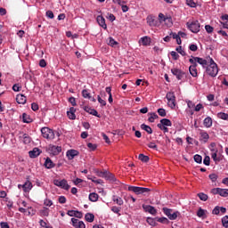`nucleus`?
Segmentation results:
<instances>
[{"instance_id":"49530a36","label":"nucleus","mask_w":228,"mask_h":228,"mask_svg":"<svg viewBox=\"0 0 228 228\" xmlns=\"http://www.w3.org/2000/svg\"><path fill=\"white\" fill-rule=\"evenodd\" d=\"M194 161L199 164L202 163V156L199 154L194 155Z\"/></svg>"},{"instance_id":"774afa93","label":"nucleus","mask_w":228,"mask_h":228,"mask_svg":"<svg viewBox=\"0 0 228 228\" xmlns=\"http://www.w3.org/2000/svg\"><path fill=\"white\" fill-rule=\"evenodd\" d=\"M1 228H10V225L6 222L0 223Z\"/></svg>"},{"instance_id":"4c0bfd02","label":"nucleus","mask_w":228,"mask_h":228,"mask_svg":"<svg viewBox=\"0 0 228 228\" xmlns=\"http://www.w3.org/2000/svg\"><path fill=\"white\" fill-rule=\"evenodd\" d=\"M198 197H199V199L203 200V202H206V200H208V194L203 193V192L198 193Z\"/></svg>"},{"instance_id":"a878e982","label":"nucleus","mask_w":228,"mask_h":228,"mask_svg":"<svg viewBox=\"0 0 228 228\" xmlns=\"http://www.w3.org/2000/svg\"><path fill=\"white\" fill-rule=\"evenodd\" d=\"M89 200L91 202H97V200H99V194L95 193V192H92L89 194Z\"/></svg>"},{"instance_id":"4d7b16f0","label":"nucleus","mask_w":228,"mask_h":228,"mask_svg":"<svg viewBox=\"0 0 228 228\" xmlns=\"http://www.w3.org/2000/svg\"><path fill=\"white\" fill-rule=\"evenodd\" d=\"M205 29H206L207 33H213L215 28L213 27H211L210 25H206Z\"/></svg>"},{"instance_id":"c85d7f7f","label":"nucleus","mask_w":228,"mask_h":228,"mask_svg":"<svg viewBox=\"0 0 228 228\" xmlns=\"http://www.w3.org/2000/svg\"><path fill=\"white\" fill-rule=\"evenodd\" d=\"M138 159H140V161H142V163H149V156L144 155L143 153L139 154Z\"/></svg>"},{"instance_id":"ddd939ff","label":"nucleus","mask_w":228,"mask_h":228,"mask_svg":"<svg viewBox=\"0 0 228 228\" xmlns=\"http://www.w3.org/2000/svg\"><path fill=\"white\" fill-rule=\"evenodd\" d=\"M22 190L25 193H29V191L33 190V183L29 180H27L24 184H22Z\"/></svg>"},{"instance_id":"39448f33","label":"nucleus","mask_w":228,"mask_h":228,"mask_svg":"<svg viewBox=\"0 0 228 228\" xmlns=\"http://www.w3.org/2000/svg\"><path fill=\"white\" fill-rule=\"evenodd\" d=\"M166 99L167 100V106L171 108V110H175L176 102H175V94L174 92H168L166 95Z\"/></svg>"},{"instance_id":"7ed1b4c3","label":"nucleus","mask_w":228,"mask_h":228,"mask_svg":"<svg viewBox=\"0 0 228 228\" xmlns=\"http://www.w3.org/2000/svg\"><path fill=\"white\" fill-rule=\"evenodd\" d=\"M128 191H133L135 193V195H147V193H151V189L145 187L129 186Z\"/></svg>"},{"instance_id":"69168bd1","label":"nucleus","mask_w":228,"mask_h":228,"mask_svg":"<svg viewBox=\"0 0 228 228\" xmlns=\"http://www.w3.org/2000/svg\"><path fill=\"white\" fill-rule=\"evenodd\" d=\"M98 102H100L101 106H106V101L102 100L100 95H98Z\"/></svg>"},{"instance_id":"6e6552de","label":"nucleus","mask_w":228,"mask_h":228,"mask_svg":"<svg viewBox=\"0 0 228 228\" xmlns=\"http://www.w3.org/2000/svg\"><path fill=\"white\" fill-rule=\"evenodd\" d=\"M196 61H198L199 65H201L203 69H207V67L209 65L210 61H213V58L211 57H206L200 58V57H196Z\"/></svg>"},{"instance_id":"c9c22d12","label":"nucleus","mask_w":228,"mask_h":228,"mask_svg":"<svg viewBox=\"0 0 228 228\" xmlns=\"http://www.w3.org/2000/svg\"><path fill=\"white\" fill-rule=\"evenodd\" d=\"M219 195L220 197H228V189L219 188Z\"/></svg>"},{"instance_id":"7c9ffc66","label":"nucleus","mask_w":228,"mask_h":228,"mask_svg":"<svg viewBox=\"0 0 228 228\" xmlns=\"http://www.w3.org/2000/svg\"><path fill=\"white\" fill-rule=\"evenodd\" d=\"M141 129H142L143 131H146V133H148V134H152V128H151V126H149L145 124L141 125Z\"/></svg>"},{"instance_id":"f704fd0d","label":"nucleus","mask_w":228,"mask_h":228,"mask_svg":"<svg viewBox=\"0 0 228 228\" xmlns=\"http://www.w3.org/2000/svg\"><path fill=\"white\" fill-rule=\"evenodd\" d=\"M108 45H110V47H115V45H118V42L113 39V37H109Z\"/></svg>"},{"instance_id":"5fc2aeb1","label":"nucleus","mask_w":228,"mask_h":228,"mask_svg":"<svg viewBox=\"0 0 228 228\" xmlns=\"http://www.w3.org/2000/svg\"><path fill=\"white\" fill-rule=\"evenodd\" d=\"M87 147L88 149H90L91 151H95V149H97V144H94L92 142H88L87 143Z\"/></svg>"},{"instance_id":"6ab92c4d","label":"nucleus","mask_w":228,"mask_h":228,"mask_svg":"<svg viewBox=\"0 0 228 228\" xmlns=\"http://www.w3.org/2000/svg\"><path fill=\"white\" fill-rule=\"evenodd\" d=\"M42 151L38 148H34L33 151H30L28 152L30 158H37V156H40Z\"/></svg>"},{"instance_id":"f03ea898","label":"nucleus","mask_w":228,"mask_h":228,"mask_svg":"<svg viewBox=\"0 0 228 228\" xmlns=\"http://www.w3.org/2000/svg\"><path fill=\"white\" fill-rule=\"evenodd\" d=\"M189 61L191 63V65L189 67L190 74L191 76H192V77H197L199 76V73L197 71V63H199L197 61V57L191 56V58L189 59Z\"/></svg>"},{"instance_id":"0e129e2a","label":"nucleus","mask_w":228,"mask_h":228,"mask_svg":"<svg viewBox=\"0 0 228 228\" xmlns=\"http://www.w3.org/2000/svg\"><path fill=\"white\" fill-rule=\"evenodd\" d=\"M190 51H192L193 53H195L197 51V49H199V47L197 46V45H191L189 46Z\"/></svg>"},{"instance_id":"f3484780","label":"nucleus","mask_w":228,"mask_h":228,"mask_svg":"<svg viewBox=\"0 0 228 228\" xmlns=\"http://www.w3.org/2000/svg\"><path fill=\"white\" fill-rule=\"evenodd\" d=\"M49 151H50L51 154H53V156H58V154H60V152H61V146L50 145Z\"/></svg>"},{"instance_id":"a18cd8bd","label":"nucleus","mask_w":228,"mask_h":228,"mask_svg":"<svg viewBox=\"0 0 228 228\" xmlns=\"http://www.w3.org/2000/svg\"><path fill=\"white\" fill-rule=\"evenodd\" d=\"M156 118H159L158 114L156 113H151V117L148 118L149 122H154V120H156Z\"/></svg>"},{"instance_id":"58836bf2","label":"nucleus","mask_w":228,"mask_h":228,"mask_svg":"<svg viewBox=\"0 0 228 228\" xmlns=\"http://www.w3.org/2000/svg\"><path fill=\"white\" fill-rule=\"evenodd\" d=\"M186 4L191 6V8H197V3L193 0H186Z\"/></svg>"},{"instance_id":"473e14b6","label":"nucleus","mask_w":228,"mask_h":228,"mask_svg":"<svg viewBox=\"0 0 228 228\" xmlns=\"http://www.w3.org/2000/svg\"><path fill=\"white\" fill-rule=\"evenodd\" d=\"M85 218H86V222L92 223V222H94L95 216H94V214H92V213H87V214H86Z\"/></svg>"},{"instance_id":"f8f14e48","label":"nucleus","mask_w":228,"mask_h":228,"mask_svg":"<svg viewBox=\"0 0 228 228\" xmlns=\"http://www.w3.org/2000/svg\"><path fill=\"white\" fill-rule=\"evenodd\" d=\"M83 110L86 111V113H89V115H93L94 117H97L98 118H101V114L97 112L94 109H92L88 106H84Z\"/></svg>"},{"instance_id":"72a5a7b5","label":"nucleus","mask_w":228,"mask_h":228,"mask_svg":"<svg viewBox=\"0 0 228 228\" xmlns=\"http://www.w3.org/2000/svg\"><path fill=\"white\" fill-rule=\"evenodd\" d=\"M146 222L151 225L152 227H156V222H157V219L155 218H152V217H148Z\"/></svg>"},{"instance_id":"423d86ee","label":"nucleus","mask_w":228,"mask_h":228,"mask_svg":"<svg viewBox=\"0 0 228 228\" xmlns=\"http://www.w3.org/2000/svg\"><path fill=\"white\" fill-rule=\"evenodd\" d=\"M186 26L191 33H199V31H200V23L199 20L188 21Z\"/></svg>"},{"instance_id":"a211bd4d","label":"nucleus","mask_w":228,"mask_h":228,"mask_svg":"<svg viewBox=\"0 0 228 228\" xmlns=\"http://www.w3.org/2000/svg\"><path fill=\"white\" fill-rule=\"evenodd\" d=\"M96 20L101 28H102L103 29H108V25H106V20L104 19V17L99 15L97 16Z\"/></svg>"},{"instance_id":"680f3d73","label":"nucleus","mask_w":228,"mask_h":228,"mask_svg":"<svg viewBox=\"0 0 228 228\" xmlns=\"http://www.w3.org/2000/svg\"><path fill=\"white\" fill-rule=\"evenodd\" d=\"M46 17H48V19H54V12H53V11H47Z\"/></svg>"},{"instance_id":"2f4dec72","label":"nucleus","mask_w":228,"mask_h":228,"mask_svg":"<svg viewBox=\"0 0 228 228\" xmlns=\"http://www.w3.org/2000/svg\"><path fill=\"white\" fill-rule=\"evenodd\" d=\"M31 137L28 134H23V143L25 145H28V143H31Z\"/></svg>"},{"instance_id":"603ef678","label":"nucleus","mask_w":228,"mask_h":228,"mask_svg":"<svg viewBox=\"0 0 228 228\" xmlns=\"http://www.w3.org/2000/svg\"><path fill=\"white\" fill-rule=\"evenodd\" d=\"M67 115L70 120H76V114L74 112H67Z\"/></svg>"},{"instance_id":"79ce46f5","label":"nucleus","mask_w":228,"mask_h":228,"mask_svg":"<svg viewBox=\"0 0 228 228\" xmlns=\"http://www.w3.org/2000/svg\"><path fill=\"white\" fill-rule=\"evenodd\" d=\"M82 95L85 99H92V96H90V93H88V90L84 89L82 91Z\"/></svg>"},{"instance_id":"2eb2a0df","label":"nucleus","mask_w":228,"mask_h":228,"mask_svg":"<svg viewBox=\"0 0 228 228\" xmlns=\"http://www.w3.org/2000/svg\"><path fill=\"white\" fill-rule=\"evenodd\" d=\"M209 141V134L206 131L200 132V142H203V143H208Z\"/></svg>"},{"instance_id":"bf43d9fd","label":"nucleus","mask_w":228,"mask_h":228,"mask_svg":"<svg viewBox=\"0 0 228 228\" xmlns=\"http://www.w3.org/2000/svg\"><path fill=\"white\" fill-rule=\"evenodd\" d=\"M204 215H206V213L204 212V209L202 208H200L197 212V216L200 217V218H202V216H204Z\"/></svg>"},{"instance_id":"0eeeda50","label":"nucleus","mask_w":228,"mask_h":228,"mask_svg":"<svg viewBox=\"0 0 228 228\" xmlns=\"http://www.w3.org/2000/svg\"><path fill=\"white\" fill-rule=\"evenodd\" d=\"M42 136L46 140H54V131L49 127H43L41 129Z\"/></svg>"},{"instance_id":"a19ab883","label":"nucleus","mask_w":228,"mask_h":228,"mask_svg":"<svg viewBox=\"0 0 228 228\" xmlns=\"http://www.w3.org/2000/svg\"><path fill=\"white\" fill-rule=\"evenodd\" d=\"M157 222H159V224H168V219L167 217H157Z\"/></svg>"},{"instance_id":"9d476101","label":"nucleus","mask_w":228,"mask_h":228,"mask_svg":"<svg viewBox=\"0 0 228 228\" xmlns=\"http://www.w3.org/2000/svg\"><path fill=\"white\" fill-rule=\"evenodd\" d=\"M142 208L146 213H150V215H153V216L158 215V210L151 205H142Z\"/></svg>"},{"instance_id":"393cba45","label":"nucleus","mask_w":228,"mask_h":228,"mask_svg":"<svg viewBox=\"0 0 228 228\" xmlns=\"http://www.w3.org/2000/svg\"><path fill=\"white\" fill-rule=\"evenodd\" d=\"M205 127H211L213 126V119L209 117L206 118L203 121Z\"/></svg>"},{"instance_id":"8fccbe9b","label":"nucleus","mask_w":228,"mask_h":228,"mask_svg":"<svg viewBox=\"0 0 228 228\" xmlns=\"http://www.w3.org/2000/svg\"><path fill=\"white\" fill-rule=\"evenodd\" d=\"M158 113L160 117H167V110L165 109H159Z\"/></svg>"},{"instance_id":"20e7f679","label":"nucleus","mask_w":228,"mask_h":228,"mask_svg":"<svg viewBox=\"0 0 228 228\" xmlns=\"http://www.w3.org/2000/svg\"><path fill=\"white\" fill-rule=\"evenodd\" d=\"M162 211L166 215V216H167V218H169V220H177V216H179V215H181V213H179V211L174 212V210L172 208H164L162 209Z\"/></svg>"},{"instance_id":"de8ad7c7","label":"nucleus","mask_w":228,"mask_h":228,"mask_svg":"<svg viewBox=\"0 0 228 228\" xmlns=\"http://www.w3.org/2000/svg\"><path fill=\"white\" fill-rule=\"evenodd\" d=\"M203 163L204 165H206L207 167H209L210 163H211V159L209 158V156H206L203 159Z\"/></svg>"},{"instance_id":"cd10ccee","label":"nucleus","mask_w":228,"mask_h":228,"mask_svg":"<svg viewBox=\"0 0 228 228\" xmlns=\"http://www.w3.org/2000/svg\"><path fill=\"white\" fill-rule=\"evenodd\" d=\"M140 42H142V45H151V37H143L140 39Z\"/></svg>"},{"instance_id":"412c9836","label":"nucleus","mask_w":228,"mask_h":228,"mask_svg":"<svg viewBox=\"0 0 228 228\" xmlns=\"http://www.w3.org/2000/svg\"><path fill=\"white\" fill-rule=\"evenodd\" d=\"M147 22L149 24V26H158V24L159 23V21L158 20H156L153 17L149 16L147 18Z\"/></svg>"},{"instance_id":"13d9d810","label":"nucleus","mask_w":228,"mask_h":228,"mask_svg":"<svg viewBox=\"0 0 228 228\" xmlns=\"http://www.w3.org/2000/svg\"><path fill=\"white\" fill-rule=\"evenodd\" d=\"M44 204H45V206L51 208L53 206V200L46 199V200H45Z\"/></svg>"},{"instance_id":"f257e3e1","label":"nucleus","mask_w":228,"mask_h":228,"mask_svg":"<svg viewBox=\"0 0 228 228\" xmlns=\"http://www.w3.org/2000/svg\"><path fill=\"white\" fill-rule=\"evenodd\" d=\"M206 72L211 77H216L218 74V65L216 64L215 61L212 60L206 68Z\"/></svg>"},{"instance_id":"e433bc0d","label":"nucleus","mask_w":228,"mask_h":228,"mask_svg":"<svg viewBox=\"0 0 228 228\" xmlns=\"http://www.w3.org/2000/svg\"><path fill=\"white\" fill-rule=\"evenodd\" d=\"M217 118H221L222 120H228V114L225 112H219L217 114Z\"/></svg>"},{"instance_id":"9b49d317","label":"nucleus","mask_w":228,"mask_h":228,"mask_svg":"<svg viewBox=\"0 0 228 228\" xmlns=\"http://www.w3.org/2000/svg\"><path fill=\"white\" fill-rule=\"evenodd\" d=\"M71 224L75 228H86V225L83 221H79L76 218H71Z\"/></svg>"},{"instance_id":"3c124183","label":"nucleus","mask_w":228,"mask_h":228,"mask_svg":"<svg viewBox=\"0 0 228 228\" xmlns=\"http://www.w3.org/2000/svg\"><path fill=\"white\" fill-rule=\"evenodd\" d=\"M20 88H22L19 84H14L12 86L13 92H20Z\"/></svg>"},{"instance_id":"09e8293b","label":"nucleus","mask_w":228,"mask_h":228,"mask_svg":"<svg viewBox=\"0 0 228 228\" xmlns=\"http://www.w3.org/2000/svg\"><path fill=\"white\" fill-rule=\"evenodd\" d=\"M223 227H227L228 225V216H225L222 218Z\"/></svg>"},{"instance_id":"dca6fc26","label":"nucleus","mask_w":228,"mask_h":228,"mask_svg":"<svg viewBox=\"0 0 228 228\" xmlns=\"http://www.w3.org/2000/svg\"><path fill=\"white\" fill-rule=\"evenodd\" d=\"M66 156H67L68 159L71 160V159H74V158L76 156H79V151L77 150H69L66 152Z\"/></svg>"},{"instance_id":"b1692460","label":"nucleus","mask_w":228,"mask_h":228,"mask_svg":"<svg viewBox=\"0 0 228 228\" xmlns=\"http://www.w3.org/2000/svg\"><path fill=\"white\" fill-rule=\"evenodd\" d=\"M45 168H54V167H56L55 164L53 163V160L50 158H47L45 162Z\"/></svg>"},{"instance_id":"4468645a","label":"nucleus","mask_w":228,"mask_h":228,"mask_svg":"<svg viewBox=\"0 0 228 228\" xmlns=\"http://www.w3.org/2000/svg\"><path fill=\"white\" fill-rule=\"evenodd\" d=\"M171 72L174 76L176 77V79L181 80L184 77V72L179 69H172Z\"/></svg>"},{"instance_id":"c756f323","label":"nucleus","mask_w":228,"mask_h":228,"mask_svg":"<svg viewBox=\"0 0 228 228\" xmlns=\"http://www.w3.org/2000/svg\"><path fill=\"white\" fill-rule=\"evenodd\" d=\"M112 200H113V202H116V204H118V206L124 205V200L120 197L113 196Z\"/></svg>"},{"instance_id":"338daca9","label":"nucleus","mask_w":228,"mask_h":228,"mask_svg":"<svg viewBox=\"0 0 228 228\" xmlns=\"http://www.w3.org/2000/svg\"><path fill=\"white\" fill-rule=\"evenodd\" d=\"M111 211L113 213H116L117 215H118V213H120V208H118V207H112L111 208Z\"/></svg>"},{"instance_id":"864d4df0","label":"nucleus","mask_w":228,"mask_h":228,"mask_svg":"<svg viewBox=\"0 0 228 228\" xmlns=\"http://www.w3.org/2000/svg\"><path fill=\"white\" fill-rule=\"evenodd\" d=\"M171 56H172V58H173V60H175V61H177V60H179V53H177V52H171Z\"/></svg>"},{"instance_id":"1a4fd4ad","label":"nucleus","mask_w":228,"mask_h":228,"mask_svg":"<svg viewBox=\"0 0 228 228\" xmlns=\"http://www.w3.org/2000/svg\"><path fill=\"white\" fill-rule=\"evenodd\" d=\"M53 184L58 186L59 188H62V190H70V185L67 183V180H53Z\"/></svg>"},{"instance_id":"4be33fe9","label":"nucleus","mask_w":228,"mask_h":228,"mask_svg":"<svg viewBox=\"0 0 228 228\" xmlns=\"http://www.w3.org/2000/svg\"><path fill=\"white\" fill-rule=\"evenodd\" d=\"M212 154L211 158L214 159V161L216 163V161H220V158L217 157L218 150L217 149H210Z\"/></svg>"},{"instance_id":"ea45409f","label":"nucleus","mask_w":228,"mask_h":228,"mask_svg":"<svg viewBox=\"0 0 228 228\" xmlns=\"http://www.w3.org/2000/svg\"><path fill=\"white\" fill-rule=\"evenodd\" d=\"M175 51L182 56H186V52L183 49V46L176 47Z\"/></svg>"},{"instance_id":"052dcab7","label":"nucleus","mask_w":228,"mask_h":228,"mask_svg":"<svg viewBox=\"0 0 228 228\" xmlns=\"http://www.w3.org/2000/svg\"><path fill=\"white\" fill-rule=\"evenodd\" d=\"M147 145L150 149H155L156 151H158V145H156V142H149Z\"/></svg>"},{"instance_id":"bb28decb","label":"nucleus","mask_w":228,"mask_h":228,"mask_svg":"<svg viewBox=\"0 0 228 228\" xmlns=\"http://www.w3.org/2000/svg\"><path fill=\"white\" fill-rule=\"evenodd\" d=\"M22 120L25 124H31L33 122V119L29 117V115L23 113L22 114Z\"/></svg>"},{"instance_id":"aec40b11","label":"nucleus","mask_w":228,"mask_h":228,"mask_svg":"<svg viewBox=\"0 0 228 228\" xmlns=\"http://www.w3.org/2000/svg\"><path fill=\"white\" fill-rule=\"evenodd\" d=\"M158 126H167V127H171L172 121L168 118H163V119L160 120V123H159Z\"/></svg>"},{"instance_id":"e2e57ef3","label":"nucleus","mask_w":228,"mask_h":228,"mask_svg":"<svg viewBox=\"0 0 228 228\" xmlns=\"http://www.w3.org/2000/svg\"><path fill=\"white\" fill-rule=\"evenodd\" d=\"M42 215L44 216H49V208H44L43 210H42Z\"/></svg>"},{"instance_id":"37998d69","label":"nucleus","mask_w":228,"mask_h":228,"mask_svg":"<svg viewBox=\"0 0 228 228\" xmlns=\"http://www.w3.org/2000/svg\"><path fill=\"white\" fill-rule=\"evenodd\" d=\"M208 177L212 181V183H216V180L218 179V175H216V174H210L208 175Z\"/></svg>"},{"instance_id":"c03bdc74","label":"nucleus","mask_w":228,"mask_h":228,"mask_svg":"<svg viewBox=\"0 0 228 228\" xmlns=\"http://www.w3.org/2000/svg\"><path fill=\"white\" fill-rule=\"evenodd\" d=\"M167 20V17H165V14L159 13V24L165 22Z\"/></svg>"},{"instance_id":"6e6d98bb","label":"nucleus","mask_w":228,"mask_h":228,"mask_svg":"<svg viewBox=\"0 0 228 228\" xmlns=\"http://www.w3.org/2000/svg\"><path fill=\"white\" fill-rule=\"evenodd\" d=\"M157 126L159 127V129H160L161 131H164V133H168V127L163 126V125H157Z\"/></svg>"},{"instance_id":"5701e85b","label":"nucleus","mask_w":228,"mask_h":228,"mask_svg":"<svg viewBox=\"0 0 228 228\" xmlns=\"http://www.w3.org/2000/svg\"><path fill=\"white\" fill-rule=\"evenodd\" d=\"M16 101L18 102V104H26V96H24V94H18L16 96Z\"/></svg>"}]
</instances>
